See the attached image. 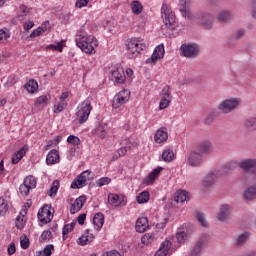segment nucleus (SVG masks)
Instances as JSON below:
<instances>
[{
    "label": "nucleus",
    "instance_id": "nucleus-1",
    "mask_svg": "<svg viewBox=\"0 0 256 256\" xmlns=\"http://www.w3.org/2000/svg\"><path fill=\"white\" fill-rule=\"evenodd\" d=\"M76 45L88 55H93L95 53V47H99V40L96 39L95 36H85L83 31H80L76 35Z\"/></svg>",
    "mask_w": 256,
    "mask_h": 256
},
{
    "label": "nucleus",
    "instance_id": "nucleus-2",
    "mask_svg": "<svg viewBox=\"0 0 256 256\" xmlns=\"http://www.w3.org/2000/svg\"><path fill=\"white\" fill-rule=\"evenodd\" d=\"M162 18L168 29H175V13L167 4L162 5Z\"/></svg>",
    "mask_w": 256,
    "mask_h": 256
},
{
    "label": "nucleus",
    "instance_id": "nucleus-3",
    "mask_svg": "<svg viewBox=\"0 0 256 256\" xmlns=\"http://www.w3.org/2000/svg\"><path fill=\"white\" fill-rule=\"evenodd\" d=\"M214 19L215 18L212 16V14L208 12H200L195 16V21L197 24L204 27V29H213Z\"/></svg>",
    "mask_w": 256,
    "mask_h": 256
},
{
    "label": "nucleus",
    "instance_id": "nucleus-4",
    "mask_svg": "<svg viewBox=\"0 0 256 256\" xmlns=\"http://www.w3.org/2000/svg\"><path fill=\"white\" fill-rule=\"evenodd\" d=\"M91 109H93V107L90 102H82L81 108L76 112V121H78L80 125H83V123L89 119Z\"/></svg>",
    "mask_w": 256,
    "mask_h": 256
},
{
    "label": "nucleus",
    "instance_id": "nucleus-5",
    "mask_svg": "<svg viewBox=\"0 0 256 256\" xmlns=\"http://www.w3.org/2000/svg\"><path fill=\"white\" fill-rule=\"evenodd\" d=\"M126 47L129 55L137 57V55H140L142 51H145L147 46L139 40H131L128 42Z\"/></svg>",
    "mask_w": 256,
    "mask_h": 256
},
{
    "label": "nucleus",
    "instance_id": "nucleus-6",
    "mask_svg": "<svg viewBox=\"0 0 256 256\" xmlns=\"http://www.w3.org/2000/svg\"><path fill=\"white\" fill-rule=\"evenodd\" d=\"M183 57L188 59H195L199 55V45L197 44H182L180 47Z\"/></svg>",
    "mask_w": 256,
    "mask_h": 256
},
{
    "label": "nucleus",
    "instance_id": "nucleus-7",
    "mask_svg": "<svg viewBox=\"0 0 256 256\" xmlns=\"http://www.w3.org/2000/svg\"><path fill=\"white\" fill-rule=\"evenodd\" d=\"M131 97V92L129 90H122L117 95L114 96L112 100V107L114 109H119L121 105H125Z\"/></svg>",
    "mask_w": 256,
    "mask_h": 256
},
{
    "label": "nucleus",
    "instance_id": "nucleus-8",
    "mask_svg": "<svg viewBox=\"0 0 256 256\" xmlns=\"http://www.w3.org/2000/svg\"><path fill=\"white\" fill-rule=\"evenodd\" d=\"M241 105V99L232 98L224 100L220 105L219 109L222 113H231L233 109H237Z\"/></svg>",
    "mask_w": 256,
    "mask_h": 256
},
{
    "label": "nucleus",
    "instance_id": "nucleus-9",
    "mask_svg": "<svg viewBox=\"0 0 256 256\" xmlns=\"http://www.w3.org/2000/svg\"><path fill=\"white\" fill-rule=\"evenodd\" d=\"M210 240H211V237L208 234L202 235L196 242L191 252V256H201V250L203 249V247H207Z\"/></svg>",
    "mask_w": 256,
    "mask_h": 256
},
{
    "label": "nucleus",
    "instance_id": "nucleus-10",
    "mask_svg": "<svg viewBox=\"0 0 256 256\" xmlns=\"http://www.w3.org/2000/svg\"><path fill=\"white\" fill-rule=\"evenodd\" d=\"M160 103H159V109H167L169 105H171V87L166 85L161 93H160Z\"/></svg>",
    "mask_w": 256,
    "mask_h": 256
},
{
    "label": "nucleus",
    "instance_id": "nucleus-11",
    "mask_svg": "<svg viewBox=\"0 0 256 256\" xmlns=\"http://www.w3.org/2000/svg\"><path fill=\"white\" fill-rule=\"evenodd\" d=\"M53 219V213L51 212V208L49 205H44L38 212V220L43 225H47V223H51Z\"/></svg>",
    "mask_w": 256,
    "mask_h": 256
},
{
    "label": "nucleus",
    "instance_id": "nucleus-12",
    "mask_svg": "<svg viewBox=\"0 0 256 256\" xmlns=\"http://www.w3.org/2000/svg\"><path fill=\"white\" fill-rule=\"evenodd\" d=\"M164 56H165V46L163 44H160L155 48L152 56L146 60V63L147 64L152 63L153 65H155V63H157L159 59H163Z\"/></svg>",
    "mask_w": 256,
    "mask_h": 256
},
{
    "label": "nucleus",
    "instance_id": "nucleus-13",
    "mask_svg": "<svg viewBox=\"0 0 256 256\" xmlns=\"http://www.w3.org/2000/svg\"><path fill=\"white\" fill-rule=\"evenodd\" d=\"M238 167L244 171V173H250L252 169L256 168V159H244L238 162Z\"/></svg>",
    "mask_w": 256,
    "mask_h": 256
},
{
    "label": "nucleus",
    "instance_id": "nucleus-14",
    "mask_svg": "<svg viewBox=\"0 0 256 256\" xmlns=\"http://www.w3.org/2000/svg\"><path fill=\"white\" fill-rule=\"evenodd\" d=\"M111 81H114V83H119L120 85L125 83V71L122 67L116 68L111 72L110 76Z\"/></svg>",
    "mask_w": 256,
    "mask_h": 256
},
{
    "label": "nucleus",
    "instance_id": "nucleus-15",
    "mask_svg": "<svg viewBox=\"0 0 256 256\" xmlns=\"http://www.w3.org/2000/svg\"><path fill=\"white\" fill-rule=\"evenodd\" d=\"M108 203L112 205V207H124V205H126L125 196L110 193L108 195Z\"/></svg>",
    "mask_w": 256,
    "mask_h": 256
},
{
    "label": "nucleus",
    "instance_id": "nucleus-16",
    "mask_svg": "<svg viewBox=\"0 0 256 256\" xmlns=\"http://www.w3.org/2000/svg\"><path fill=\"white\" fill-rule=\"evenodd\" d=\"M203 161L201 153L193 151L188 155L187 163L190 167H199Z\"/></svg>",
    "mask_w": 256,
    "mask_h": 256
},
{
    "label": "nucleus",
    "instance_id": "nucleus-17",
    "mask_svg": "<svg viewBox=\"0 0 256 256\" xmlns=\"http://www.w3.org/2000/svg\"><path fill=\"white\" fill-rule=\"evenodd\" d=\"M87 201V196H80L76 198L74 203L71 205L70 213L72 215H75V213H79L80 209H83V206L85 205Z\"/></svg>",
    "mask_w": 256,
    "mask_h": 256
},
{
    "label": "nucleus",
    "instance_id": "nucleus-18",
    "mask_svg": "<svg viewBox=\"0 0 256 256\" xmlns=\"http://www.w3.org/2000/svg\"><path fill=\"white\" fill-rule=\"evenodd\" d=\"M189 0H180V8L179 11L182 15V17H185V19H192L193 13H191V8H189V5L187 4Z\"/></svg>",
    "mask_w": 256,
    "mask_h": 256
},
{
    "label": "nucleus",
    "instance_id": "nucleus-19",
    "mask_svg": "<svg viewBox=\"0 0 256 256\" xmlns=\"http://www.w3.org/2000/svg\"><path fill=\"white\" fill-rule=\"evenodd\" d=\"M231 211H233L231 206H229L227 204L222 205L220 208V212L218 213V220L219 221H227L229 219V217H231Z\"/></svg>",
    "mask_w": 256,
    "mask_h": 256
},
{
    "label": "nucleus",
    "instance_id": "nucleus-20",
    "mask_svg": "<svg viewBox=\"0 0 256 256\" xmlns=\"http://www.w3.org/2000/svg\"><path fill=\"white\" fill-rule=\"evenodd\" d=\"M168 138L169 135L167 134V128L163 127L156 131L154 141L156 143H165V141H167Z\"/></svg>",
    "mask_w": 256,
    "mask_h": 256
},
{
    "label": "nucleus",
    "instance_id": "nucleus-21",
    "mask_svg": "<svg viewBox=\"0 0 256 256\" xmlns=\"http://www.w3.org/2000/svg\"><path fill=\"white\" fill-rule=\"evenodd\" d=\"M149 229V220L146 217L139 218L136 221V231L138 233H145Z\"/></svg>",
    "mask_w": 256,
    "mask_h": 256
},
{
    "label": "nucleus",
    "instance_id": "nucleus-22",
    "mask_svg": "<svg viewBox=\"0 0 256 256\" xmlns=\"http://www.w3.org/2000/svg\"><path fill=\"white\" fill-rule=\"evenodd\" d=\"M59 159V151L53 149L48 153L46 163L47 165H55V163H59Z\"/></svg>",
    "mask_w": 256,
    "mask_h": 256
},
{
    "label": "nucleus",
    "instance_id": "nucleus-23",
    "mask_svg": "<svg viewBox=\"0 0 256 256\" xmlns=\"http://www.w3.org/2000/svg\"><path fill=\"white\" fill-rule=\"evenodd\" d=\"M239 167V162L232 160L223 166V175H231Z\"/></svg>",
    "mask_w": 256,
    "mask_h": 256
},
{
    "label": "nucleus",
    "instance_id": "nucleus-24",
    "mask_svg": "<svg viewBox=\"0 0 256 256\" xmlns=\"http://www.w3.org/2000/svg\"><path fill=\"white\" fill-rule=\"evenodd\" d=\"M93 239H95L93 234L86 230V233L78 239V245H89V243H93Z\"/></svg>",
    "mask_w": 256,
    "mask_h": 256
},
{
    "label": "nucleus",
    "instance_id": "nucleus-25",
    "mask_svg": "<svg viewBox=\"0 0 256 256\" xmlns=\"http://www.w3.org/2000/svg\"><path fill=\"white\" fill-rule=\"evenodd\" d=\"M189 199H191L189 196V192L185 190H179L178 192H176V203H185V201H189Z\"/></svg>",
    "mask_w": 256,
    "mask_h": 256
},
{
    "label": "nucleus",
    "instance_id": "nucleus-26",
    "mask_svg": "<svg viewBox=\"0 0 256 256\" xmlns=\"http://www.w3.org/2000/svg\"><path fill=\"white\" fill-rule=\"evenodd\" d=\"M171 249V241L165 240L162 244L160 249L155 253L154 256H166L167 251Z\"/></svg>",
    "mask_w": 256,
    "mask_h": 256
},
{
    "label": "nucleus",
    "instance_id": "nucleus-27",
    "mask_svg": "<svg viewBox=\"0 0 256 256\" xmlns=\"http://www.w3.org/2000/svg\"><path fill=\"white\" fill-rule=\"evenodd\" d=\"M93 223L94 226L97 227L96 229L99 231V229H101V227H103L105 223V216L103 215V213H96L93 218Z\"/></svg>",
    "mask_w": 256,
    "mask_h": 256
},
{
    "label": "nucleus",
    "instance_id": "nucleus-28",
    "mask_svg": "<svg viewBox=\"0 0 256 256\" xmlns=\"http://www.w3.org/2000/svg\"><path fill=\"white\" fill-rule=\"evenodd\" d=\"M130 7L134 15H141V13H143V4H141L139 0H133L130 3Z\"/></svg>",
    "mask_w": 256,
    "mask_h": 256
},
{
    "label": "nucleus",
    "instance_id": "nucleus-29",
    "mask_svg": "<svg viewBox=\"0 0 256 256\" xmlns=\"http://www.w3.org/2000/svg\"><path fill=\"white\" fill-rule=\"evenodd\" d=\"M24 87L27 89L28 93H37L39 90V84L33 79L29 80L28 83L24 85Z\"/></svg>",
    "mask_w": 256,
    "mask_h": 256
},
{
    "label": "nucleus",
    "instance_id": "nucleus-30",
    "mask_svg": "<svg viewBox=\"0 0 256 256\" xmlns=\"http://www.w3.org/2000/svg\"><path fill=\"white\" fill-rule=\"evenodd\" d=\"M256 197V185L250 186L245 192H244V199L246 201H253Z\"/></svg>",
    "mask_w": 256,
    "mask_h": 256
},
{
    "label": "nucleus",
    "instance_id": "nucleus-31",
    "mask_svg": "<svg viewBox=\"0 0 256 256\" xmlns=\"http://www.w3.org/2000/svg\"><path fill=\"white\" fill-rule=\"evenodd\" d=\"M216 177L214 173H209L203 180L202 184L204 187H211L215 185Z\"/></svg>",
    "mask_w": 256,
    "mask_h": 256
},
{
    "label": "nucleus",
    "instance_id": "nucleus-32",
    "mask_svg": "<svg viewBox=\"0 0 256 256\" xmlns=\"http://www.w3.org/2000/svg\"><path fill=\"white\" fill-rule=\"evenodd\" d=\"M173 159H175V153H173V150H164V152L162 153V161H165L166 163H171Z\"/></svg>",
    "mask_w": 256,
    "mask_h": 256
},
{
    "label": "nucleus",
    "instance_id": "nucleus-33",
    "mask_svg": "<svg viewBox=\"0 0 256 256\" xmlns=\"http://www.w3.org/2000/svg\"><path fill=\"white\" fill-rule=\"evenodd\" d=\"M161 171H163L162 167H158L156 169H154L146 178V183H148V185H150V183L152 181H154L155 179H157V177H159V173H161Z\"/></svg>",
    "mask_w": 256,
    "mask_h": 256
},
{
    "label": "nucleus",
    "instance_id": "nucleus-34",
    "mask_svg": "<svg viewBox=\"0 0 256 256\" xmlns=\"http://www.w3.org/2000/svg\"><path fill=\"white\" fill-rule=\"evenodd\" d=\"M85 179L80 177V175L77 176V178L72 182L71 188L72 189H81V187H85L86 185Z\"/></svg>",
    "mask_w": 256,
    "mask_h": 256
},
{
    "label": "nucleus",
    "instance_id": "nucleus-35",
    "mask_svg": "<svg viewBox=\"0 0 256 256\" xmlns=\"http://www.w3.org/2000/svg\"><path fill=\"white\" fill-rule=\"evenodd\" d=\"M25 155V147H22L17 153L12 156V164L17 165Z\"/></svg>",
    "mask_w": 256,
    "mask_h": 256
},
{
    "label": "nucleus",
    "instance_id": "nucleus-36",
    "mask_svg": "<svg viewBox=\"0 0 256 256\" xmlns=\"http://www.w3.org/2000/svg\"><path fill=\"white\" fill-rule=\"evenodd\" d=\"M231 12L229 11H221L218 15V20L220 23H227V21H231Z\"/></svg>",
    "mask_w": 256,
    "mask_h": 256
},
{
    "label": "nucleus",
    "instance_id": "nucleus-37",
    "mask_svg": "<svg viewBox=\"0 0 256 256\" xmlns=\"http://www.w3.org/2000/svg\"><path fill=\"white\" fill-rule=\"evenodd\" d=\"M199 151L201 153H211L213 151V145H211V142H202L199 146Z\"/></svg>",
    "mask_w": 256,
    "mask_h": 256
},
{
    "label": "nucleus",
    "instance_id": "nucleus-38",
    "mask_svg": "<svg viewBox=\"0 0 256 256\" xmlns=\"http://www.w3.org/2000/svg\"><path fill=\"white\" fill-rule=\"evenodd\" d=\"M141 241H142L143 245H151V243H153V241H155V235H153L151 233H146L141 237Z\"/></svg>",
    "mask_w": 256,
    "mask_h": 256
},
{
    "label": "nucleus",
    "instance_id": "nucleus-39",
    "mask_svg": "<svg viewBox=\"0 0 256 256\" xmlns=\"http://www.w3.org/2000/svg\"><path fill=\"white\" fill-rule=\"evenodd\" d=\"M75 225H76L75 222H72L71 224H66V225H64L63 231H62V233H63V239H64V240L67 239L69 233H71V231H73V229H75Z\"/></svg>",
    "mask_w": 256,
    "mask_h": 256
},
{
    "label": "nucleus",
    "instance_id": "nucleus-40",
    "mask_svg": "<svg viewBox=\"0 0 256 256\" xmlns=\"http://www.w3.org/2000/svg\"><path fill=\"white\" fill-rule=\"evenodd\" d=\"M27 187L31 189H35L37 187V180L33 177V176H27L25 179H24V182Z\"/></svg>",
    "mask_w": 256,
    "mask_h": 256
},
{
    "label": "nucleus",
    "instance_id": "nucleus-41",
    "mask_svg": "<svg viewBox=\"0 0 256 256\" xmlns=\"http://www.w3.org/2000/svg\"><path fill=\"white\" fill-rule=\"evenodd\" d=\"M147 201H149L148 191H143L137 196V203L143 204V203H147Z\"/></svg>",
    "mask_w": 256,
    "mask_h": 256
},
{
    "label": "nucleus",
    "instance_id": "nucleus-42",
    "mask_svg": "<svg viewBox=\"0 0 256 256\" xmlns=\"http://www.w3.org/2000/svg\"><path fill=\"white\" fill-rule=\"evenodd\" d=\"M178 243H185L187 241V232L185 230H178L176 233Z\"/></svg>",
    "mask_w": 256,
    "mask_h": 256
},
{
    "label": "nucleus",
    "instance_id": "nucleus-43",
    "mask_svg": "<svg viewBox=\"0 0 256 256\" xmlns=\"http://www.w3.org/2000/svg\"><path fill=\"white\" fill-rule=\"evenodd\" d=\"M247 239H249V233L241 234L236 241L237 247H242V245H245V243H247Z\"/></svg>",
    "mask_w": 256,
    "mask_h": 256
},
{
    "label": "nucleus",
    "instance_id": "nucleus-44",
    "mask_svg": "<svg viewBox=\"0 0 256 256\" xmlns=\"http://www.w3.org/2000/svg\"><path fill=\"white\" fill-rule=\"evenodd\" d=\"M120 145H124L128 149H135L139 145V142H131L129 139H124L120 142Z\"/></svg>",
    "mask_w": 256,
    "mask_h": 256
},
{
    "label": "nucleus",
    "instance_id": "nucleus-45",
    "mask_svg": "<svg viewBox=\"0 0 256 256\" xmlns=\"http://www.w3.org/2000/svg\"><path fill=\"white\" fill-rule=\"evenodd\" d=\"M7 211H9V205L5 203V199L0 198V217H3Z\"/></svg>",
    "mask_w": 256,
    "mask_h": 256
},
{
    "label": "nucleus",
    "instance_id": "nucleus-46",
    "mask_svg": "<svg viewBox=\"0 0 256 256\" xmlns=\"http://www.w3.org/2000/svg\"><path fill=\"white\" fill-rule=\"evenodd\" d=\"M10 37L11 33L9 31L0 29V43H7Z\"/></svg>",
    "mask_w": 256,
    "mask_h": 256
},
{
    "label": "nucleus",
    "instance_id": "nucleus-47",
    "mask_svg": "<svg viewBox=\"0 0 256 256\" xmlns=\"http://www.w3.org/2000/svg\"><path fill=\"white\" fill-rule=\"evenodd\" d=\"M59 190V181L55 180L52 184V187L49 190L48 195L50 197H55V195H57V191Z\"/></svg>",
    "mask_w": 256,
    "mask_h": 256
},
{
    "label": "nucleus",
    "instance_id": "nucleus-48",
    "mask_svg": "<svg viewBox=\"0 0 256 256\" xmlns=\"http://www.w3.org/2000/svg\"><path fill=\"white\" fill-rule=\"evenodd\" d=\"M65 107H67V101H59V103H57L54 106V113H61V111H63L65 109Z\"/></svg>",
    "mask_w": 256,
    "mask_h": 256
},
{
    "label": "nucleus",
    "instance_id": "nucleus-49",
    "mask_svg": "<svg viewBox=\"0 0 256 256\" xmlns=\"http://www.w3.org/2000/svg\"><path fill=\"white\" fill-rule=\"evenodd\" d=\"M19 191L21 195H23L24 197H27V195H29V192L31 191V188L27 186L25 182H23V184L20 185Z\"/></svg>",
    "mask_w": 256,
    "mask_h": 256
},
{
    "label": "nucleus",
    "instance_id": "nucleus-50",
    "mask_svg": "<svg viewBox=\"0 0 256 256\" xmlns=\"http://www.w3.org/2000/svg\"><path fill=\"white\" fill-rule=\"evenodd\" d=\"M16 227L17 229H23L25 227V216H18L16 218Z\"/></svg>",
    "mask_w": 256,
    "mask_h": 256
},
{
    "label": "nucleus",
    "instance_id": "nucleus-51",
    "mask_svg": "<svg viewBox=\"0 0 256 256\" xmlns=\"http://www.w3.org/2000/svg\"><path fill=\"white\" fill-rule=\"evenodd\" d=\"M68 143H70V145H80L81 144V140L79 139V137L75 136V135H70L67 138Z\"/></svg>",
    "mask_w": 256,
    "mask_h": 256
},
{
    "label": "nucleus",
    "instance_id": "nucleus-52",
    "mask_svg": "<svg viewBox=\"0 0 256 256\" xmlns=\"http://www.w3.org/2000/svg\"><path fill=\"white\" fill-rule=\"evenodd\" d=\"M96 134L98 135V137H100V139H105V137H107V130H105V127L99 126L96 129Z\"/></svg>",
    "mask_w": 256,
    "mask_h": 256
},
{
    "label": "nucleus",
    "instance_id": "nucleus-53",
    "mask_svg": "<svg viewBox=\"0 0 256 256\" xmlns=\"http://www.w3.org/2000/svg\"><path fill=\"white\" fill-rule=\"evenodd\" d=\"M50 240H51V231L49 230L44 231L40 236L41 243H45V241H50Z\"/></svg>",
    "mask_w": 256,
    "mask_h": 256
},
{
    "label": "nucleus",
    "instance_id": "nucleus-54",
    "mask_svg": "<svg viewBox=\"0 0 256 256\" xmlns=\"http://www.w3.org/2000/svg\"><path fill=\"white\" fill-rule=\"evenodd\" d=\"M196 217H197L199 223L202 225V227H207V225H208L207 220H205V215H203V213L197 212Z\"/></svg>",
    "mask_w": 256,
    "mask_h": 256
},
{
    "label": "nucleus",
    "instance_id": "nucleus-55",
    "mask_svg": "<svg viewBox=\"0 0 256 256\" xmlns=\"http://www.w3.org/2000/svg\"><path fill=\"white\" fill-rule=\"evenodd\" d=\"M47 95H42L36 99L35 105L38 107V105H47Z\"/></svg>",
    "mask_w": 256,
    "mask_h": 256
},
{
    "label": "nucleus",
    "instance_id": "nucleus-56",
    "mask_svg": "<svg viewBox=\"0 0 256 256\" xmlns=\"http://www.w3.org/2000/svg\"><path fill=\"white\" fill-rule=\"evenodd\" d=\"M127 153V147L123 146L118 150V156L115 155L112 157V161H116V159H119V157L125 156Z\"/></svg>",
    "mask_w": 256,
    "mask_h": 256
},
{
    "label": "nucleus",
    "instance_id": "nucleus-57",
    "mask_svg": "<svg viewBox=\"0 0 256 256\" xmlns=\"http://www.w3.org/2000/svg\"><path fill=\"white\" fill-rule=\"evenodd\" d=\"M20 245L22 249H29V238H27V236H22L20 238Z\"/></svg>",
    "mask_w": 256,
    "mask_h": 256
},
{
    "label": "nucleus",
    "instance_id": "nucleus-58",
    "mask_svg": "<svg viewBox=\"0 0 256 256\" xmlns=\"http://www.w3.org/2000/svg\"><path fill=\"white\" fill-rule=\"evenodd\" d=\"M111 183V178L103 177L97 181L98 187H103V185H109Z\"/></svg>",
    "mask_w": 256,
    "mask_h": 256
},
{
    "label": "nucleus",
    "instance_id": "nucleus-59",
    "mask_svg": "<svg viewBox=\"0 0 256 256\" xmlns=\"http://www.w3.org/2000/svg\"><path fill=\"white\" fill-rule=\"evenodd\" d=\"M42 33H45V30H43V28L39 27L31 32L30 39H33L34 37H39L40 35H42Z\"/></svg>",
    "mask_w": 256,
    "mask_h": 256
},
{
    "label": "nucleus",
    "instance_id": "nucleus-60",
    "mask_svg": "<svg viewBox=\"0 0 256 256\" xmlns=\"http://www.w3.org/2000/svg\"><path fill=\"white\" fill-rule=\"evenodd\" d=\"M47 49H52V51H59L61 53V51H63V42H59L57 45L51 44Z\"/></svg>",
    "mask_w": 256,
    "mask_h": 256
},
{
    "label": "nucleus",
    "instance_id": "nucleus-61",
    "mask_svg": "<svg viewBox=\"0 0 256 256\" xmlns=\"http://www.w3.org/2000/svg\"><path fill=\"white\" fill-rule=\"evenodd\" d=\"M80 177L82 179H84V181H86V182L90 181V179H91V171L90 170H86V171L82 172L80 174Z\"/></svg>",
    "mask_w": 256,
    "mask_h": 256
},
{
    "label": "nucleus",
    "instance_id": "nucleus-62",
    "mask_svg": "<svg viewBox=\"0 0 256 256\" xmlns=\"http://www.w3.org/2000/svg\"><path fill=\"white\" fill-rule=\"evenodd\" d=\"M88 4H89V0H77L76 1V7H78V9H81V7H87Z\"/></svg>",
    "mask_w": 256,
    "mask_h": 256
},
{
    "label": "nucleus",
    "instance_id": "nucleus-63",
    "mask_svg": "<svg viewBox=\"0 0 256 256\" xmlns=\"http://www.w3.org/2000/svg\"><path fill=\"white\" fill-rule=\"evenodd\" d=\"M53 249H55V246H53V244H49L44 248V253L45 256H51V251H53Z\"/></svg>",
    "mask_w": 256,
    "mask_h": 256
},
{
    "label": "nucleus",
    "instance_id": "nucleus-64",
    "mask_svg": "<svg viewBox=\"0 0 256 256\" xmlns=\"http://www.w3.org/2000/svg\"><path fill=\"white\" fill-rule=\"evenodd\" d=\"M245 125L248 129L253 127L254 125H256V118L247 119L246 122H245Z\"/></svg>",
    "mask_w": 256,
    "mask_h": 256
}]
</instances>
